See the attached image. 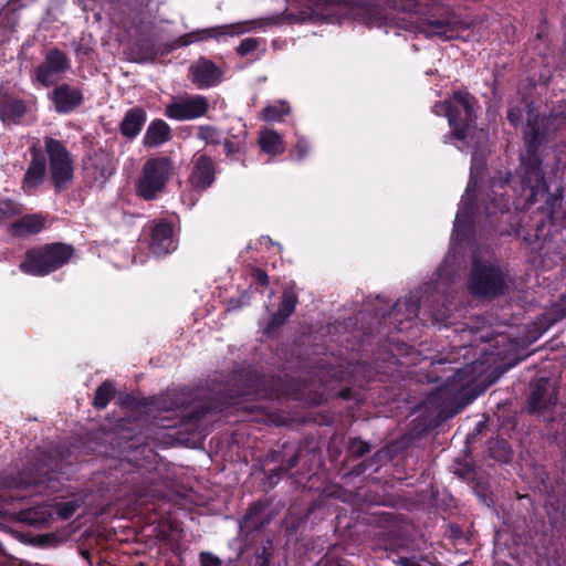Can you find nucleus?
<instances>
[{"mask_svg": "<svg viewBox=\"0 0 566 566\" xmlns=\"http://www.w3.org/2000/svg\"><path fill=\"white\" fill-rule=\"evenodd\" d=\"M361 19L370 27L382 28L386 33L391 30H408L421 33L426 38L438 36L450 40L455 36L451 22L421 20L413 13L400 12L394 9L365 8L361 12Z\"/></svg>", "mask_w": 566, "mask_h": 566, "instance_id": "2", "label": "nucleus"}, {"mask_svg": "<svg viewBox=\"0 0 566 566\" xmlns=\"http://www.w3.org/2000/svg\"><path fill=\"white\" fill-rule=\"evenodd\" d=\"M454 255L448 254L444 259L443 263L439 266L437 271L438 275V282L434 284V287L437 291L440 290V287H444L449 282L453 281V263H454Z\"/></svg>", "mask_w": 566, "mask_h": 566, "instance_id": "28", "label": "nucleus"}, {"mask_svg": "<svg viewBox=\"0 0 566 566\" xmlns=\"http://www.w3.org/2000/svg\"><path fill=\"white\" fill-rule=\"evenodd\" d=\"M263 242H270V239H268V238H263V239H262V243H263Z\"/></svg>", "mask_w": 566, "mask_h": 566, "instance_id": "44", "label": "nucleus"}, {"mask_svg": "<svg viewBox=\"0 0 566 566\" xmlns=\"http://www.w3.org/2000/svg\"><path fill=\"white\" fill-rule=\"evenodd\" d=\"M42 483H43L42 480H36V481L32 482V484H34L38 488H40ZM8 485L10 488H27V486L31 485V482L19 479V480H13V481L9 482Z\"/></svg>", "mask_w": 566, "mask_h": 566, "instance_id": "39", "label": "nucleus"}, {"mask_svg": "<svg viewBox=\"0 0 566 566\" xmlns=\"http://www.w3.org/2000/svg\"><path fill=\"white\" fill-rule=\"evenodd\" d=\"M171 396H175V394H171ZM156 406L159 411H170L176 407L179 410V413L182 416V419L190 416V412L186 413L185 408L179 406L177 401H174L170 395L158 399Z\"/></svg>", "mask_w": 566, "mask_h": 566, "instance_id": "32", "label": "nucleus"}, {"mask_svg": "<svg viewBox=\"0 0 566 566\" xmlns=\"http://www.w3.org/2000/svg\"><path fill=\"white\" fill-rule=\"evenodd\" d=\"M473 97L468 93L458 92L449 101L438 103L433 112L448 117L452 134L458 139H465L472 133Z\"/></svg>", "mask_w": 566, "mask_h": 566, "instance_id": "5", "label": "nucleus"}, {"mask_svg": "<svg viewBox=\"0 0 566 566\" xmlns=\"http://www.w3.org/2000/svg\"><path fill=\"white\" fill-rule=\"evenodd\" d=\"M310 144L303 136H297L295 144V151L297 154V160H303L310 153Z\"/></svg>", "mask_w": 566, "mask_h": 566, "instance_id": "36", "label": "nucleus"}, {"mask_svg": "<svg viewBox=\"0 0 566 566\" xmlns=\"http://www.w3.org/2000/svg\"><path fill=\"white\" fill-rule=\"evenodd\" d=\"M297 297L292 290H286L283 294L280 310L274 314L269 323L268 329L280 326L295 310Z\"/></svg>", "mask_w": 566, "mask_h": 566, "instance_id": "26", "label": "nucleus"}, {"mask_svg": "<svg viewBox=\"0 0 566 566\" xmlns=\"http://www.w3.org/2000/svg\"><path fill=\"white\" fill-rule=\"evenodd\" d=\"M480 353H482V354H486V347H485V346H483V347L480 349Z\"/></svg>", "mask_w": 566, "mask_h": 566, "instance_id": "43", "label": "nucleus"}, {"mask_svg": "<svg viewBox=\"0 0 566 566\" xmlns=\"http://www.w3.org/2000/svg\"><path fill=\"white\" fill-rule=\"evenodd\" d=\"M23 211L22 206L11 199H0V222H6Z\"/></svg>", "mask_w": 566, "mask_h": 566, "instance_id": "29", "label": "nucleus"}, {"mask_svg": "<svg viewBox=\"0 0 566 566\" xmlns=\"http://www.w3.org/2000/svg\"><path fill=\"white\" fill-rule=\"evenodd\" d=\"M200 563L201 566H221V560L210 553H201Z\"/></svg>", "mask_w": 566, "mask_h": 566, "instance_id": "37", "label": "nucleus"}, {"mask_svg": "<svg viewBox=\"0 0 566 566\" xmlns=\"http://www.w3.org/2000/svg\"><path fill=\"white\" fill-rule=\"evenodd\" d=\"M255 279H256V281H258L259 283H261V284H266V283H268V281H269V276H268V274H266L265 272H263V271H258V272L255 273Z\"/></svg>", "mask_w": 566, "mask_h": 566, "instance_id": "41", "label": "nucleus"}, {"mask_svg": "<svg viewBox=\"0 0 566 566\" xmlns=\"http://www.w3.org/2000/svg\"><path fill=\"white\" fill-rule=\"evenodd\" d=\"M527 123L524 129L526 154L522 156L520 171V196L524 199L522 208L539 205V209L552 212L554 200L548 191L543 171L541 169L537 148L547 140L552 116L538 117L533 107L527 106Z\"/></svg>", "mask_w": 566, "mask_h": 566, "instance_id": "1", "label": "nucleus"}, {"mask_svg": "<svg viewBox=\"0 0 566 566\" xmlns=\"http://www.w3.org/2000/svg\"><path fill=\"white\" fill-rule=\"evenodd\" d=\"M269 23L268 19H253L245 20L230 24L217 25L202 30H196L185 35H181L177 40V45L186 46L191 43L203 41L207 39L221 40L226 36H239L250 31L261 29Z\"/></svg>", "mask_w": 566, "mask_h": 566, "instance_id": "8", "label": "nucleus"}, {"mask_svg": "<svg viewBox=\"0 0 566 566\" xmlns=\"http://www.w3.org/2000/svg\"><path fill=\"white\" fill-rule=\"evenodd\" d=\"M198 137L207 144H217L220 140L219 132L211 126H201Z\"/></svg>", "mask_w": 566, "mask_h": 566, "instance_id": "34", "label": "nucleus"}, {"mask_svg": "<svg viewBox=\"0 0 566 566\" xmlns=\"http://www.w3.org/2000/svg\"><path fill=\"white\" fill-rule=\"evenodd\" d=\"M461 352L464 350L462 357L465 364L462 367L454 368L458 381V387L462 388L475 379V377L483 373L482 366L488 363V359H478L475 350L473 348L461 347Z\"/></svg>", "mask_w": 566, "mask_h": 566, "instance_id": "15", "label": "nucleus"}, {"mask_svg": "<svg viewBox=\"0 0 566 566\" xmlns=\"http://www.w3.org/2000/svg\"><path fill=\"white\" fill-rule=\"evenodd\" d=\"M78 500H70L55 504L56 513L62 518H70L80 507Z\"/></svg>", "mask_w": 566, "mask_h": 566, "instance_id": "33", "label": "nucleus"}, {"mask_svg": "<svg viewBox=\"0 0 566 566\" xmlns=\"http://www.w3.org/2000/svg\"><path fill=\"white\" fill-rule=\"evenodd\" d=\"M506 181V178L492 181L491 192L485 197L484 213L491 224L495 223L497 214L504 216L509 211V201L503 192Z\"/></svg>", "mask_w": 566, "mask_h": 566, "instance_id": "14", "label": "nucleus"}, {"mask_svg": "<svg viewBox=\"0 0 566 566\" xmlns=\"http://www.w3.org/2000/svg\"><path fill=\"white\" fill-rule=\"evenodd\" d=\"M484 155L479 151H474L472 156L470 180L465 189V193L461 199V203L454 220L451 243L452 249H455L457 245H461L462 241L469 240V232L472 230L475 217V209L471 202V193L476 186V180L484 167Z\"/></svg>", "mask_w": 566, "mask_h": 566, "instance_id": "4", "label": "nucleus"}, {"mask_svg": "<svg viewBox=\"0 0 566 566\" xmlns=\"http://www.w3.org/2000/svg\"><path fill=\"white\" fill-rule=\"evenodd\" d=\"M52 101L59 113H67L73 111L83 102V94L76 87L63 84L54 88Z\"/></svg>", "mask_w": 566, "mask_h": 566, "instance_id": "19", "label": "nucleus"}, {"mask_svg": "<svg viewBox=\"0 0 566 566\" xmlns=\"http://www.w3.org/2000/svg\"><path fill=\"white\" fill-rule=\"evenodd\" d=\"M507 275L489 248L473 251L469 290L475 296L494 297L504 292Z\"/></svg>", "mask_w": 566, "mask_h": 566, "instance_id": "3", "label": "nucleus"}, {"mask_svg": "<svg viewBox=\"0 0 566 566\" xmlns=\"http://www.w3.org/2000/svg\"><path fill=\"white\" fill-rule=\"evenodd\" d=\"M32 158L23 178V189L27 191L38 188L44 180L46 161L40 148L31 147Z\"/></svg>", "mask_w": 566, "mask_h": 566, "instance_id": "17", "label": "nucleus"}, {"mask_svg": "<svg viewBox=\"0 0 566 566\" xmlns=\"http://www.w3.org/2000/svg\"><path fill=\"white\" fill-rule=\"evenodd\" d=\"M150 251L156 256H164L177 249V234L175 224L168 220H160L151 227Z\"/></svg>", "mask_w": 566, "mask_h": 566, "instance_id": "11", "label": "nucleus"}, {"mask_svg": "<svg viewBox=\"0 0 566 566\" xmlns=\"http://www.w3.org/2000/svg\"><path fill=\"white\" fill-rule=\"evenodd\" d=\"M395 311L397 313L403 312L408 319L417 317L419 312L418 298L411 296L408 300L399 301L395 306Z\"/></svg>", "mask_w": 566, "mask_h": 566, "instance_id": "30", "label": "nucleus"}, {"mask_svg": "<svg viewBox=\"0 0 566 566\" xmlns=\"http://www.w3.org/2000/svg\"><path fill=\"white\" fill-rule=\"evenodd\" d=\"M72 254L73 250L70 245L62 243L48 244L30 250L25 260L20 264V270L33 276L45 275L67 263Z\"/></svg>", "mask_w": 566, "mask_h": 566, "instance_id": "6", "label": "nucleus"}, {"mask_svg": "<svg viewBox=\"0 0 566 566\" xmlns=\"http://www.w3.org/2000/svg\"><path fill=\"white\" fill-rule=\"evenodd\" d=\"M176 426H177V423H167V424L163 423V427H165V428H172Z\"/></svg>", "mask_w": 566, "mask_h": 566, "instance_id": "42", "label": "nucleus"}, {"mask_svg": "<svg viewBox=\"0 0 566 566\" xmlns=\"http://www.w3.org/2000/svg\"><path fill=\"white\" fill-rule=\"evenodd\" d=\"M169 137L170 127L164 120L157 119L148 126L144 136V145L147 147H156L167 142Z\"/></svg>", "mask_w": 566, "mask_h": 566, "instance_id": "25", "label": "nucleus"}, {"mask_svg": "<svg viewBox=\"0 0 566 566\" xmlns=\"http://www.w3.org/2000/svg\"><path fill=\"white\" fill-rule=\"evenodd\" d=\"M522 116L523 111L518 107H511L507 112V119L514 126L521 123Z\"/></svg>", "mask_w": 566, "mask_h": 566, "instance_id": "38", "label": "nucleus"}, {"mask_svg": "<svg viewBox=\"0 0 566 566\" xmlns=\"http://www.w3.org/2000/svg\"><path fill=\"white\" fill-rule=\"evenodd\" d=\"M214 181V168L209 158L201 155L196 158L190 184L198 190H205Z\"/></svg>", "mask_w": 566, "mask_h": 566, "instance_id": "20", "label": "nucleus"}, {"mask_svg": "<svg viewBox=\"0 0 566 566\" xmlns=\"http://www.w3.org/2000/svg\"><path fill=\"white\" fill-rule=\"evenodd\" d=\"M66 55L59 51H50L42 64L35 70L36 80L44 86L54 84L69 69Z\"/></svg>", "mask_w": 566, "mask_h": 566, "instance_id": "12", "label": "nucleus"}, {"mask_svg": "<svg viewBox=\"0 0 566 566\" xmlns=\"http://www.w3.org/2000/svg\"><path fill=\"white\" fill-rule=\"evenodd\" d=\"M46 219L40 213L27 214L8 227V233L12 237H27L39 233L45 227Z\"/></svg>", "mask_w": 566, "mask_h": 566, "instance_id": "21", "label": "nucleus"}, {"mask_svg": "<svg viewBox=\"0 0 566 566\" xmlns=\"http://www.w3.org/2000/svg\"><path fill=\"white\" fill-rule=\"evenodd\" d=\"M259 145L264 153L271 156L281 155L285 150L283 137L270 128L260 132Z\"/></svg>", "mask_w": 566, "mask_h": 566, "instance_id": "23", "label": "nucleus"}, {"mask_svg": "<svg viewBox=\"0 0 566 566\" xmlns=\"http://www.w3.org/2000/svg\"><path fill=\"white\" fill-rule=\"evenodd\" d=\"M191 81L199 88L218 85L223 77V71L212 61L200 57L190 66Z\"/></svg>", "mask_w": 566, "mask_h": 566, "instance_id": "13", "label": "nucleus"}, {"mask_svg": "<svg viewBox=\"0 0 566 566\" xmlns=\"http://www.w3.org/2000/svg\"><path fill=\"white\" fill-rule=\"evenodd\" d=\"M27 107L23 101L14 97L0 99V120L4 124L17 123L25 113Z\"/></svg>", "mask_w": 566, "mask_h": 566, "instance_id": "22", "label": "nucleus"}, {"mask_svg": "<svg viewBox=\"0 0 566 566\" xmlns=\"http://www.w3.org/2000/svg\"><path fill=\"white\" fill-rule=\"evenodd\" d=\"M85 175L93 184L101 187L112 176L114 167L109 157L104 153H97L90 157L84 166Z\"/></svg>", "mask_w": 566, "mask_h": 566, "instance_id": "16", "label": "nucleus"}, {"mask_svg": "<svg viewBox=\"0 0 566 566\" xmlns=\"http://www.w3.org/2000/svg\"><path fill=\"white\" fill-rule=\"evenodd\" d=\"M32 566H39V565H33V564H32Z\"/></svg>", "mask_w": 566, "mask_h": 566, "instance_id": "46", "label": "nucleus"}, {"mask_svg": "<svg viewBox=\"0 0 566 566\" xmlns=\"http://www.w3.org/2000/svg\"><path fill=\"white\" fill-rule=\"evenodd\" d=\"M146 120V114L142 108L129 109L123 118L120 132L128 138L137 136Z\"/></svg>", "mask_w": 566, "mask_h": 566, "instance_id": "24", "label": "nucleus"}, {"mask_svg": "<svg viewBox=\"0 0 566 566\" xmlns=\"http://www.w3.org/2000/svg\"><path fill=\"white\" fill-rule=\"evenodd\" d=\"M44 146L50 158L52 181L55 188L60 190L73 178L72 159L62 143L52 137H45Z\"/></svg>", "mask_w": 566, "mask_h": 566, "instance_id": "9", "label": "nucleus"}, {"mask_svg": "<svg viewBox=\"0 0 566 566\" xmlns=\"http://www.w3.org/2000/svg\"><path fill=\"white\" fill-rule=\"evenodd\" d=\"M557 401L556 390L546 379L536 381L530 397V407L533 411L543 412L552 408Z\"/></svg>", "mask_w": 566, "mask_h": 566, "instance_id": "18", "label": "nucleus"}, {"mask_svg": "<svg viewBox=\"0 0 566 566\" xmlns=\"http://www.w3.org/2000/svg\"><path fill=\"white\" fill-rule=\"evenodd\" d=\"M398 563L401 566H419V562L415 557H399Z\"/></svg>", "mask_w": 566, "mask_h": 566, "instance_id": "40", "label": "nucleus"}, {"mask_svg": "<svg viewBox=\"0 0 566 566\" xmlns=\"http://www.w3.org/2000/svg\"><path fill=\"white\" fill-rule=\"evenodd\" d=\"M172 174L168 158H153L145 163L137 184V193L145 200H155Z\"/></svg>", "mask_w": 566, "mask_h": 566, "instance_id": "7", "label": "nucleus"}, {"mask_svg": "<svg viewBox=\"0 0 566 566\" xmlns=\"http://www.w3.org/2000/svg\"><path fill=\"white\" fill-rule=\"evenodd\" d=\"M209 104L205 96L193 95L177 99L166 107V115L176 120H190L203 116Z\"/></svg>", "mask_w": 566, "mask_h": 566, "instance_id": "10", "label": "nucleus"}, {"mask_svg": "<svg viewBox=\"0 0 566 566\" xmlns=\"http://www.w3.org/2000/svg\"><path fill=\"white\" fill-rule=\"evenodd\" d=\"M260 44V40L255 38H247L240 42L237 48V53L241 56H245L254 52Z\"/></svg>", "mask_w": 566, "mask_h": 566, "instance_id": "35", "label": "nucleus"}, {"mask_svg": "<svg viewBox=\"0 0 566 566\" xmlns=\"http://www.w3.org/2000/svg\"><path fill=\"white\" fill-rule=\"evenodd\" d=\"M482 138H485V134L483 132L479 133Z\"/></svg>", "mask_w": 566, "mask_h": 566, "instance_id": "45", "label": "nucleus"}, {"mask_svg": "<svg viewBox=\"0 0 566 566\" xmlns=\"http://www.w3.org/2000/svg\"><path fill=\"white\" fill-rule=\"evenodd\" d=\"M113 394V387L108 382L101 385L95 394L94 405L96 408L103 409L107 406Z\"/></svg>", "mask_w": 566, "mask_h": 566, "instance_id": "31", "label": "nucleus"}, {"mask_svg": "<svg viewBox=\"0 0 566 566\" xmlns=\"http://www.w3.org/2000/svg\"><path fill=\"white\" fill-rule=\"evenodd\" d=\"M290 112V105L284 101H279L263 108L262 119H264L265 122H280Z\"/></svg>", "mask_w": 566, "mask_h": 566, "instance_id": "27", "label": "nucleus"}]
</instances>
